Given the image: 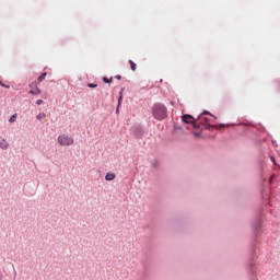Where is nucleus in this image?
<instances>
[{"instance_id": "nucleus-1", "label": "nucleus", "mask_w": 280, "mask_h": 280, "mask_svg": "<svg viewBox=\"0 0 280 280\" xmlns=\"http://www.w3.org/2000/svg\"><path fill=\"white\" fill-rule=\"evenodd\" d=\"M152 115L155 119L163 121L167 117V107L162 104H155L152 108Z\"/></svg>"}, {"instance_id": "nucleus-2", "label": "nucleus", "mask_w": 280, "mask_h": 280, "mask_svg": "<svg viewBox=\"0 0 280 280\" xmlns=\"http://www.w3.org/2000/svg\"><path fill=\"white\" fill-rule=\"evenodd\" d=\"M59 145L67 147V145H73V138L69 137L67 135H61L57 139Z\"/></svg>"}, {"instance_id": "nucleus-3", "label": "nucleus", "mask_w": 280, "mask_h": 280, "mask_svg": "<svg viewBox=\"0 0 280 280\" xmlns=\"http://www.w3.org/2000/svg\"><path fill=\"white\" fill-rule=\"evenodd\" d=\"M30 94L31 95H40V89H38V85L36 82H33L30 84Z\"/></svg>"}, {"instance_id": "nucleus-4", "label": "nucleus", "mask_w": 280, "mask_h": 280, "mask_svg": "<svg viewBox=\"0 0 280 280\" xmlns=\"http://www.w3.org/2000/svg\"><path fill=\"white\" fill-rule=\"evenodd\" d=\"M183 121L185 124H194L195 125V119H194V116L189 115V114H186L182 117Z\"/></svg>"}, {"instance_id": "nucleus-5", "label": "nucleus", "mask_w": 280, "mask_h": 280, "mask_svg": "<svg viewBox=\"0 0 280 280\" xmlns=\"http://www.w3.org/2000/svg\"><path fill=\"white\" fill-rule=\"evenodd\" d=\"M207 114L206 113H202L200 116H199V121L201 124H205L206 126H209V121H211V119L205 117Z\"/></svg>"}, {"instance_id": "nucleus-6", "label": "nucleus", "mask_w": 280, "mask_h": 280, "mask_svg": "<svg viewBox=\"0 0 280 280\" xmlns=\"http://www.w3.org/2000/svg\"><path fill=\"white\" fill-rule=\"evenodd\" d=\"M0 148H1V150H8V148H10V144L8 143V141L2 140L0 142Z\"/></svg>"}, {"instance_id": "nucleus-7", "label": "nucleus", "mask_w": 280, "mask_h": 280, "mask_svg": "<svg viewBox=\"0 0 280 280\" xmlns=\"http://www.w3.org/2000/svg\"><path fill=\"white\" fill-rule=\"evenodd\" d=\"M115 178H116L115 173H107L105 175V180H115Z\"/></svg>"}, {"instance_id": "nucleus-8", "label": "nucleus", "mask_w": 280, "mask_h": 280, "mask_svg": "<svg viewBox=\"0 0 280 280\" xmlns=\"http://www.w3.org/2000/svg\"><path fill=\"white\" fill-rule=\"evenodd\" d=\"M129 65L131 67V71H137V63H135V61L129 60Z\"/></svg>"}, {"instance_id": "nucleus-9", "label": "nucleus", "mask_w": 280, "mask_h": 280, "mask_svg": "<svg viewBox=\"0 0 280 280\" xmlns=\"http://www.w3.org/2000/svg\"><path fill=\"white\" fill-rule=\"evenodd\" d=\"M45 78H47V72H44L42 75H39L38 82H43V80H45Z\"/></svg>"}, {"instance_id": "nucleus-10", "label": "nucleus", "mask_w": 280, "mask_h": 280, "mask_svg": "<svg viewBox=\"0 0 280 280\" xmlns=\"http://www.w3.org/2000/svg\"><path fill=\"white\" fill-rule=\"evenodd\" d=\"M10 124H14L16 121V114L12 115L9 119Z\"/></svg>"}, {"instance_id": "nucleus-11", "label": "nucleus", "mask_w": 280, "mask_h": 280, "mask_svg": "<svg viewBox=\"0 0 280 280\" xmlns=\"http://www.w3.org/2000/svg\"><path fill=\"white\" fill-rule=\"evenodd\" d=\"M45 117H46L45 113H40V114H38V115L36 116V118H37L38 120L45 119Z\"/></svg>"}, {"instance_id": "nucleus-12", "label": "nucleus", "mask_w": 280, "mask_h": 280, "mask_svg": "<svg viewBox=\"0 0 280 280\" xmlns=\"http://www.w3.org/2000/svg\"><path fill=\"white\" fill-rule=\"evenodd\" d=\"M103 82H105L106 84H109V82H113V79L103 78Z\"/></svg>"}, {"instance_id": "nucleus-13", "label": "nucleus", "mask_w": 280, "mask_h": 280, "mask_svg": "<svg viewBox=\"0 0 280 280\" xmlns=\"http://www.w3.org/2000/svg\"><path fill=\"white\" fill-rule=\"evenodd\" d=\"M88 86H89L90 89H97V84H93V83H89Z\"/></svg>"}, {"instance_id": "nucleus-14", "label": "nucleus", "mask_w": 280, "mask_h": 280, "mask_svg": "<svg viewBox=\"0 0 280 280\" xmlns=\"http://www.w3.org/2000/svg\"><path fill=\"white\" fill-rule=\"evenodd\" d=\"M0 86H3L4 89H10L9 85L3 84V82L0 81Z\"/></svg>"}, {"instance_id": "nucleus-15", "label": "nucleus", "mask_w": 280, "mask_h": 280, "mask_svg": "<svg viewBox=\"0 0 280 280\" xmlns=\"http://www.w3.org/2000/svg\"><path fill=\"white\" fill-rule=\"evenodd\" d=\"M36 104H37V106H40V104H43V100H37Z\"/></svg>"}, {"instance_id": "nucleus-16", "label": "nucleus", "mask_w": 280, "mask_h": 280, "mask_svg": "<svg viewBox=\"0 0 280 280\" xmlns=\"http://www.w3.org/2000/svg\"><path fill=\"white\" fill-rule=\"evenodd\" d=\"M116 79L117 80H121V75H116Z\"/></svg>"}, {"instance_id": "nucleus-17", "label": "nucleus", "mask_w": 280, "mask_h": 280, "mask_svg": "<svg viewBox=\"0 0 280 280\" xmlns=\"http://www.w3.org/2000/svg\"><path fill=\"white\" fill-rule=\"evenodd\" d=\"M272 178H275V175H272V176L270 177L269 183H272Z\"/></svg>"}, {"instance_id": "nucleus-18", "label": "nucleus", "mask_w": 280, "mask_h": 280, "mask_svg": "<svg viewBox=\"0 0 280 280\" xmlns=\"http://www.w3.org/2000/svg\"><path fill=\"white\" fill-rule=\"evenodd\" d=\"M0 280H3V275L2 273H0Z\"/></svg>"}, {"instance_id": "nucleus-19", "label": "nucleus", "mask_w": 280, "mask_h": 280, "mask_svg": "<svg viewBox=\"0 0 280 280\" xmlns=\"http://www.w3.org/2000/svg\"><path fill=\"white\" fill-rule=\"evenodd\" d=\"M271 161H272V163H275V158L271 156Z\"/></svg>"}, {"instance_id": "nucleus-20", "label": "nucleus", "mask_w": 280, "mask_h": 280, "mask_svg": "<svg viewBox=\"0 0 280 280\" xmlns=\"http://www.w3.org/2000/svg\"><path fill=\"white\" fill-rule=\"evenodd\" d=\"M118 102H119V104H121V96H120V98H119V101H118Z\"/></svg>"}, {"instance_id": "nucleus-21", "label": "nucleus", "mask_w": 280, "mask_h": 280, "mask_svg": "<svg viewBox=\"0 0 280 280\" xmlns=\"http://www.w3.org/2000/svg\"><path fill=\"white\" fill-rule=\"evenodd\" d=\"M206 115H211V114H209V113H206Z\"/></svg>"}]
</instances>
